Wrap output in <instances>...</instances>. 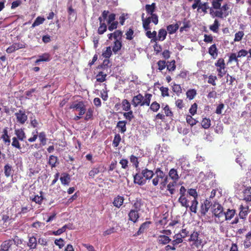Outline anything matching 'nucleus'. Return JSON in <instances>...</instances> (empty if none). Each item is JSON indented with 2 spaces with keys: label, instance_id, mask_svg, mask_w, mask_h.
<instances>
[{
  "label": "nucleus",
  "instance_id": "1",
  "mask_svg": "<svg viewBox=\"0 0 251 251\" xmlns=\"http://www.w3.org/2000/svg\"><path fill=\"white\" fill-rule=\"evenodd\" d=\"M154 175L155 176L152 179L153 185L156 186L160 184V189L163 190L168 182V175H166L160 168L155 169Z\"/></svg>",
  "mask_w": 251,
  "mask_h": 251
},
{
  "label": "nucleus",
  "instance_id": "2",
  "mask_svg": "<svg viewBox=\"0 0 251 251\" xmlns=\"http://www.w3.org/2000/svg\"><path fill=\"white\" fill-rule=\"evenodd\" d=\"M152 97V95L151 93H146L144 96H143L141 93H139L133 97L131 104L134 107L144 106V105L149 106Z\"/></svg>",
  "mask_w": 251,
  "mask_h": 251
},
{
  "label": "nucleus",
  "instance_id": "3",
  "mask_svg": "<svg viewBox=\"0 0 251 251\" xmlns=\"http://www.w3.org/2000/svg\"><path fill=\"white\" fill-rule=\"evenodd\" d=\"M212 213L215 217L216 223H220L224 221V212L221 204L219 203L214 204Z\"/></svg>",
  "mask_w": 251,
  "mask_h": 251
},
{
  "label": "nucleus",
  "instance_id": "4",
  "mask_svg": "<svg viewBox=\"0 0 251 251\" xmlns=\"http://www.w3.org/2000/svg\"><path fill=\"white\" fill-rule=\"evenodd\" d=\"M200 233L197 231H193L191 234L188 241L189 242H192L190 245L191 247L199 248L202 244V239L199 237Z\"/></svg>",
  "mask_w": 251,
  "mask_h": 251
},
{
  "label": "nucleus",
  "instance_id": "5",
  "mask_svg": "<svg viewBox=\"0 0 251 251\" xmlns=\"http://www.w3.org/2000/svg\"><path fill=\"white\" fill-rule=\"evenodd\" d=\"M221 10L220 11H215L213 13L212 17H217L220 18L226 17L229 15L228 10L229 7L227 4H225L222 6H221Z\"/></svg>",
  "mask_w": 251,
  "mask_h": 251
},
{
  "label": "nucleus",
  "instance_id": "6",
  "mask_svg": "<svg viewBox=\"0 0 251 251\" xmlns=\"http://www.w3.org/2000/svg\"><path fill=\"white\" fill-rule=\"evenodd\" d=\"M186 192V189L185 187L181 186L180 188V196L178 199V201L182 206L187 208L189 206V204H188V200L185 197Z\"/></svg>",
  "mask_w": 251,
  "mask_h": 251
},
{
  "label": "nucleus",
  "instance_id": "7",
  "mask_svg": "<svg viewBox=\"0 0 251 251\" xmlns=\"http://www.w3.org/2000/svg\"><path fill=\"white\" fill-rule=\"evenodd\" d=\"M106 170V168L103 164H99L97 167L93 168L89 173V176L91 178H94V176L100 173H103Z\"/></svg>",
  "mask_w": 251,
  "mask_h": 251
},
{
  "label": "nucleus",
  "instance_id": "8",
  "mask_svg": "<svg viewBox=\"0 0 251 251\" xmlns=\"http://www.w3.org/2000/svg\"><path fill=\"white\" fill-rule=\"evenodd\" d=\"M16 121L18 123L23 125L27 121L28 118L24 110H19L18 112L15 113Z\"/></svg>",
  "mask_w": 251,
  "mask_h": 251
},
{
  "label": "nucleus",
  "instance_id": "9",
  "mask_svg": "<svg viewBox=\"0 0 251 251\" xmlns=\"http://www.w3.org/2000/svg\"><path fill=\"white\" fill-rule=\"evenodd\" d=\"M70 109H75L79 110V115H83L86 111V107L82 101H80L76 103H73L70 105Z\"/></svg>",
  "mask_w": 251,
  "mask_h": 251
},
{
  "label": "nucleus",
  "instance_id": "10",
  "mask_svg": "<svg viewBox=\"0 0 251 251\" xmlns=\"http://www.w3.org/2000/svg\"><path fill=\"white\" fill-rule=\"evenodd\" d=\"M25 47V44L20 43V42H17V43L13 44L11 46L9 47L6 49V52L7 53H11L12 52L15 51L16 50H18L20 49H23Z\"/></svg>",
  "mask_w": 251,
  "mask_h": 251
},
{
  "label": "nucleus",
  "instance_id": "11",
  "mask_svg": "<svg viewBox=\"0 0 251 251\" xmlns=\"http://www.w3.org/2000/svg\"><path fill=\"white\" fill-rule=\"evenodd\" d=\"M249 213V207L248 205L244 206L243 204H241L240 206H239V216L240 219H246Z\"/></svg>",
  "mask_w": 251,
  "mask_h": 251
},
{
  "label": "nucleus",
  "instance_id": "12",
  "mask_svg": "<svg viewBox=\"0 0 251 251\" xmlns=\"http://www.w3.org/2000/svg\"><path fill=\"white\" fill-rule=\"evenodd\" d=\"M14 242L13 239L4 240L0 245V247H1L5 251H9L11 249V247L14 245Z\"/></svg>",
  "mask_w": 251,
  "mask_h": 251
},
{
  "label": "nucleus",
  "instance_id": "13",
  "mask_svg": "<svg viewBox=\"0 0 251 251\" xmlns=\"http://www.w3.org/2000/svg\"><path fill=\"white\" fill-rule=\"evenodd\" d=\"M211 206V202L210 201L207 200H204L201 205V213L203 215H205L208 211Z\"/></svg>",
  "mask_w": 251,
  "mask_h": 251
},
{
  "label": "nucleus",
  "instance_id": "14",
  "mask_svg": "<svg viewBox=\"0 0 251 251\" xmlns=\"http://www.w3.org/2000/svg\"><path fill=\"white\" fill-rule=\"evenodd\" d=\"M128 220H130L133 223H136L139 220L140 217V214L138 212L135 210H130L128 214Z\"/></svg>",
  "mask_w": 251,
  "mask_h": 251
},
{
  "label": "nucleus",
  "instance_id": "15",
  "mask_svg": "<svg viewBox=\"0 0 251 251\" xmlns=\"http://www.w3.org/2000/svg\"><path fill=\"white\" fill-rule=\"evenodd\" d=\"M133 182L134 183L138 184L140 185H143L146 183V179H144V177L142 175V173L140 174L139 173H137L134 175Z\"/></svg>",
  "mask_w": 251,
  "mask_h": 251
},
{
  "label": "nucleus",
  "instance_id": "16",
  "mask_svg": "<svg viewBox=\"0 0 251 251\" xmlns=\"http://www.w3.org/2000/svg\"><path fill=\"white\" fill-rule=\"evenodd\" d=\"M154 173L152 171L145 168L141 171V175L144 176L146 182L147 180H151L154 176Z\"/></svg>",
  "mask_w": 251,
  "mask_h": 251
},
{
  "label": "nucleus",
  "instance_id": "17",
  "mask_svg": "<svg viewBox=\"0 0 251 251\" xmlns=\"http://www.w3.org/2000/svg\"><path fill=\"white\" fill-rule=\"evenodd\" d=\"M171 241V238L166 235H160L157 239L158 244L162 245H167L170 243Z\"/></svg>",
  "mask_w": 251,
  "mask_h": 251
},
{
  "label": "nucleus",
  "instance_id": "18",
  "mask_svg": "<svg viewBox=\"0 0 251 251\" xmlns=\"http://www.w3.org/2000/svg\"><path fill=\"white\" fill-rule=\"evenodd\" d=\"M168 176H169L172 181H175L176 182H177L180 178L177 170L174 168L171 169L170 170Z\"/></svg>",
  "mask_w": 251,
  "mask_h": 251
},
{
  "label": "nucleus",
  "instance_id": "19",
  "mask_svg": "<svg viewBox=\"0 0 251 251\" xmlns=\"http://www.w3.org/2000/svg\"><path fill=\"white\" fill-rule=\"evenodd\" d=\"M223 0H212L211 4L212 7L210 8V14L211 15H213V13L214 12L213 9H219L221 7V2Z\"/></svg>",
  "mask_w": 251,
  "mask_h": 251
},
{
  "label": "nucleus",
  "instance_id": "20",
  "mask_svg": "<svg viewBox=\"0 0 251 251\" xmlns=\"http://www.w3.org/2000/svg\"><path fill=\"white\" fill-rule=\"evenodd\" d=\"M1 139L5 144L9 145L11 142L10 136L8 135V127H5L2 130Z\"/></svg>",
  "mask_w": 251,
  "mask_h": 251
},
{
  "label": "nucleus",
  "instance_id": "21",
  "mask_svg": "<svg viewBox=\"0 0 251 251\" xmlns=\"http://www.w3.org/2000/svg\"><path fill=\"white\" fill-rule=\"evenodd\" d=\"M236 213V211L234 209H227L226 212H224V220H231Z\"/></svg>",
  "mask_w": 251,
  "mask_h": 251
},
{
  "label": "nucleus",
  "instance_id": "22",
  "mask_svg": "<svg viewBox=\"0 0 251 251\" xmlns=\"http://www.w3.org/2000/svg\"><path fill=\"white\" fill-rule=\"evenodd\" d=\"M3 171L4 175L7 178L13 176L14 171L12 169V166L10 164L7 163L4 166Z\"/></svg>",
  "mask_w": 251,
  "mask_h": 251
},
{
  "label": "nucleus",
  "instance_id": "23",
  "mask_svg": "<svg viewBox=\"0 0 251 251\" xmlns=\"http://www.w3.org/2000/svg\"><path fill=\"white\" fill-rule=\"evenodd\" d=\"M27 245L31 249H36L37 245V240L36 238L33 235H32L31 236H28V242Z\"/></svg>",
  "mask_w": 251,
  "mask_h": 251
},
{
  "label": "nucleus",
  "instance_id": "24",
  "mask_svg": "<svg viewBox=\"0 0 251 251\" xmlns=\"http://www.w3.org/2000/svg\"><path fill=\"white\" fill-rule=\"evenodd\" d=\"M126 124L127 121L126 120L120 121L117 123L116 127L121 133H124L126 131Z\"/></svg>",
  "mask_w": 251,
  "mask_h": 251
},
{
  "label": "nucleus",
  "instance_id": "25",
  "mask_svg": "<svg viewBox=\"0 0 251 251\" xmlns=\"http://www.w3.org/2000/svg\"><path fill=\"white\" fill-rule=\"evenodd\" d=\"M208 53L213 59H215L217 57L218 50L215 44L211 45L210 47L209 48Z\"/></svg>",
  "mask_w": 251,
  "mask_h": 251
},
{
  "label": "nucleus",
  "instance_id": "26",
  "mask_svg": "<svg viewBox=\"0 0 251 251\" xmlns=\"http://www.w3.org/2000/svg\"><path fill=\"white\" fill-rule=\"evenodd\" d=\"M60 179L62 185H68L71 181L70 175L68 173H63Z\"/></svg>",
  "mask_w": 251,
  "mask_h": 251
},
{
  "label": "nucleus",
  "instance_id": "27",
  "mask_svg": "<svg viewBox=\"0 0 251 251\" xmlns=\"http://www.w3.org/2000/svg\"><path fill=\"white\" fill-rule=\"evenodd\" d=\"M99 20L100 23V25L98 28V33L99 34L101 35L106 31L107 27L106 24L103 22H102L101 17H100L99 18Z\"/></svg>",
  "mask_w": 251,
  "mask_h": 251
},
{
  "label": "nucleus",
  "instance_id": "28",
  "mask_svg": "<svg viewBox=\"0 0 251 251\" xmlns=\"http://www.w3.org/2000/svg\"><path fill=\"white\" fill-rule=\"evenodd\" d=\"M161 108L164 110L166 117L171 118L173 117V113L171 110V108L168 104L164 105V103H162L161 105Z\"/></svg>",
  "mask_w": 251,
  "mask_h": 251
},
{
  "label": "nucleus",
  "instance_id": "29",
  "mask_svg": "<svg viewBox=\"0 0 251 251\" xmlns=\"http://www.w3.org/2000/svg\"><path fill=\"white\" fill-rule=\"evenodd\" d=\"M124 201V197L118 195L114 199L113 204L114 206L120 208L123 204Z\"/></svg>",
  "mask_w": 251,
  "mask_h": 251
},
{
  "label": "nucleus",
  "instance_id": "30",
  "mask_svg": "<svg viewBox=\"0 0 251 251\" xmlns=\"http://www.w3.org/2000/svg\"><path fill=\"white\" fill-rule=\"evenodd\" d=\"M151 224L150 222H146L142 224L138 230V231L135 233L134 236H137L144 233L147 228L148 227L149 225Z\"/></svg>",
  "mask_w": 251,
  "mask_h": 251
},
{
  "label": "nucleus",
  "instance_id": "31",
  "mask_svg": "<svg viewBox=\"0 0 251 251\" xmlns=\"http://www.w3.org/2000/svg\"><path fill=\"white\" fill-rule=\"evenodd\" d=\"M167 35V31L163 28H161L158 31V36L153 39V40L154 41L157 40L163 41L166 38Z\"/></svg>",
  "mask_w": 251,
  "mask_h": 251
},
{
  "label": "nucleus",
  "instance_id": "32",
  "mask_svg": "<svg viewBox=\"0 0 251 251\" xmlns=\"http://www.w3.org/2000/svg\"><path fill=\"white\" fill-rule=\"evenodd\" d=\"M15 134L16 135V138L21 141H24L26 138L25 133L22 129H15Z\"/></svg>",
  "mask_w": 251,
  "mask_h": 251
},
{
  "label": "nucleus",
  "instance_id": "33",
  "mask_svg": "<svg viewBox=\"0 0 251 251\" xmlns=\"http://www.w3.org/2000/svg\"><path fill=\"white\" fill-rule=\"evenodd\" d=\"M50 60V56L49 53H44L39 56L35 61L36 65H39L42 61H49Z\"/></svg>",
  "mask_w": 251,
  "mask_h": 251
},
{
  "label": "nucleus",
  "instance_id": "34",
  "mask_svg": "<svg viewBox=\"0 0 251 251\" xmlns=\"http://www.w3.org/2000/svg\"><path fill=\"white\" fill-rule=\"evenodd\" d=\"M143 204V203L141 199H136L132 204V209L133 210H135L137 212H139L141 210V208Z\"/></svg>",
  "mask_w": 251,
  "mask_h": 251
},
{
  "label": "nucleus",
  "instance_id": "35",
  "mask_svg": "<svg viewBox=\"0 0 251 251\" xmlns=\"http://www.w3.org/2000/svg\"><path fill=\"white\" fill-rule=\"evenodd\" d=\"M179 27V24L176 23L175 25H170L167 26V30L169 34L175 33Z\"/></svg>",
  "mask_w": 251,
  "mask_h": 251
},
{
  "label": "nucleus",
  "instance_id": "36",
  "mask_svg": "<svg viewBox=\"0 0 251 251\" xmlns=\"http://www.w3.org/2000/svg\"><path fill=\"white\" fill-rule=\"evenodd\" d=\"M243 200L247 202L251 201V187L246 188L243 191Z\"/></svg>",
  "mask_w": 251,
  "mask_h": 251
},
{
  "label": "nucleus",
  "instance_id": "37",
  "mask_svg": "<svg viewBox=\"0 0 251 251\" xmlns=\"http://www.w3.org/2000/svg\"><path fill=\"white\" fill-rule=\"evenodd\" d=\"M122 47V42L120 40H115L112 47V51L114 54H117L118 51L121 50Z\"/></svg>",
  "mask_w": 251,
  "mask_h": 251
},
{
  "label": "nucleus",
  "instance_id": "38",
  "mask_svg": "<svg viewBox=\"0 0 251 251\" xmlns=\"http://www.w3.org/2000/svg\"><path fill=\"white\" fill-rule=\"evenodd\" d=\"M156 8V4L155 3H152L151 4H146L145 9L146 12L148 14L150 15L154 14Z\"/></svg>",
  "mask_w": 251,
  "mask_h": 251
},
{
  "label": "nucleus",
  "instance_id": "39",
  "mask_svg": "<svg viewBox=\"0 0 251 251\" xmlns=\"http://www.w3.org/2000/svg\"><path fill=\"white\" fill-rule=\"evenodd\" d=\"M130 161L132 164L133 166L135 167L137 171L139 170V161L138 160V158L136 157V156L134 155L133 154L130 155Z\"/></svg>",
  "mask_w": 251,
  "mask_h": 251
},
{
  "label": "nucleus",
  "instance_id": "40",
  "mask_svg": "<svg viewBox=\"0 0 251 251\" xmlns=\"http://www.w3.org/2000/svg\"><path fill=\"white\" fill-rule=\"evenodd\" d=\"M121 106L123 110L124 111H129L131 110V103L126 99H124L122 100Z\"/></svg>",
  "mask_w": 251,
  "mask_h": 251
},
{
  "label": "nucleus",
  "instance_id": "41",
  "mask_svg": "<svg viewBox=\"0 0 251 251\" xmlns=\"http://www.w3.org/2000/svg\"><path fill=\"white\" fill-rule=\"evenodd\" d=\"M58 159L56 156L50 155L49 157L48 164L51 168L56 166V163L58 162Z\"/></svg>",
  "mask_w": 251,
  "mask_h": 251
},
{
  "label": "nucleus",
  "instance_id": "42",
  "mask_svg": "<svg viewBox=\"0 0 251 251\" xmlns=\"http://www.w3.org/2000/svg\"><path fill=\"white\" fill-rule=\"evenodd\" d=\"M220 24L218 19H215L214 21L213 25H211L209 27L210 29L214 33H218Z\"/></svg>",
  "mask_w": 251,
  "mask_h": 251
},
{
  "label": "nucleus",
  "instance_id": "43",
  "mask_svg": "<svg viewBox=\"0 0 251 251\" xmlns=\"http://www.w3.org/2000/svg\"><path fill=\"white\" fill-rule=\"evenodd\" d=\"M150 109L153 112H157L160 108V104L156 101L150 103Z\"/></svg>",
  "mask_w": 251,
  "mask_h": 251
},
{
  "label": "nucleus",
  "instance_id": "44",
  "mask_svg": "<svg viewBox=\"0 0 251 251\" xmlns=\"http://www.w3.org/2000/svg\"><path fill=\"white\" fill-rule=\"evenodd\" d=\"M107 74L103 71H100L96 75L97 81L100 82H102L106 80Z\"/></svg>",
  "mask_w": 251,
  "mask_h": 251
},
{
  "label": "nucleus",
  "instance_id": "45",
  "mask_svg": "<svg viewBox=\"0 0 251 251\" xmlns=\"http://www.w3.org/2000/svg\"><path fill=\"white\" fill-rule=\"evenodd\" d=\"M198 201L197 199H193L191 200V204L189 207H190V210L191 212L194 213H196L197 212V206L198 205Z\"/></svg>",
  "mask_w": 251,
  "mask_h": 251
},
{
  "label": "nucleus",
  "instance_id": "46",
  "mask_svg": "<svg viewBox=\"0 0 251 251\" xmlns=\"http://www.w3.org/2000/svg\"><path fill=\"white\" fill-rule=\"evenodd\" d=\"M215 65L217 67V69L225 70L226 68L225 60L223 58H219L215 63Z\"/></svg>",
  "mask_w": 251,
  "mask_h": 251
},
{
  "label": "nucleus",
  "instance_id": "47",
  "mask_svg": "<svg viewBox=\"0 0 251 251\" xmlns=\"http://www.w3.org/2000/svg\"><path fill=\"white\" fill-rule=\"evenodd\" d=\"M201 125L202 127L204 129H208L211 125V121L209 118H203L201 122Z\"/></svg>",
  "mask_w": 251,
  "mask_h": 251
},
{
  "label": "nucleus",
  "instance_id": "48",
  "mask_svg": "<svg viewBox=\"0 0 251 251\" xmlns=\"http://www.w3.org/2000/svg\"><path fill=\"white\" fill-rule=\"evenodd\" d=\"M38 137L40 142V145L44 146L47 144V138L45 132L42 131L40 132L38 135Z\"/></svg>",
  "mask_w": 251,
  "mask_h": 251
},
{
  "label": "nucleus",
  "instance_id": "49",
  "mask_svg": "<svg viewBox=\"0 0 251 251\" xmlns=\"http://www.w3.org/2000/svg\"><path fill=\"white\" fill-rule=\"evenodd\" d=\"M177 182L175 181H172L169 182L168 184H167L166 186L167 187V190L169 191L170 193L172 195L174 194L175 192V190L174 188V186L176 185Z\"/></svg>",
  "mask_w": 251,
  "mask_h": 251
},
{
  "label": "nucleus",
  "instance_id": "50",
  "mask_svg": "<svg viewBox=\"0 0 251 251\" xmlns=\"http://www.w3.org/2000/svg\"><path fill=\"white\" fill-rule=\"evenodd\" d=\"M121 141V137L119 133L115 134L112 141V145L114 148H117Z\"/></svg>",
  "mask_w": 251,
  "mask_h": 251
},
{
  "label": "nucleus",
  "instance_id": "51",
  "mask_svg": "<svg viewBox=\"0 0 251 251\" xmlns=\"http://www.w3.org/2000/svg\"><path fill=\"white\" fill-rule=\"evenodd\" d=\"M42 193L43 192L41 191V196H39L38 195H35L34 197L31 199V201L35 202L36 203L41 204L44 200V198L42 195Z\"/></svg>",
  "mask_w": 251,
  "mask_h": 251
},
{
  "label": "nucleus",
  "instance_id": "52",
  "mask_svg": "<svg viewBox=\"0 0 251 251\" xmlns=\"http://www.w3.org/2000/svg\"><path fill=\"white\" fill-rule=\"evenodd\" d=\"M45 20V18L40 16L37 17L34 20L33 23L31 25V27L33 28L36 26H38L43 24Z\"/></svg>",
  "mask_w": 251,
  "mask_h": 251
},
{
  "label": "nucleus",
  "instance_id": "53",
  "mask_svg": "<svg viewBox=\"0 0 251 251\" xmlns=\"http://www.w3.org/2000/svg\"><path fill=\"white\" fill-rule=\"evenodd\" d=\"M197 95V91L194 89H191L186 92L187 98L190 100H193Z\"/></svg>",
  "mask_w": 251,
  "mask_h": 251
},
{
  "label": "nucleus",
  "instance_id": "54",
  "mask_svg": "<svg viewBox=\"0 0 251 251\" xmlns=\"http://www.w3.org/2000/svg\"><path fill=\"white\" fill-rule=\"evenodd\" d=\"M151 22L150 17H149L143 20L142 22L143 27L145 30H148L151 29L150 25Z\"/></svg>",
  "mask_w": 251,
  "mask_h": 251
},
{
  "label": "nucleus",
  "instance_id": "55",
  "mask_svg": "<svg viewBox=\"0 0 251 251\" xmlns=\"http://www.w3.org/2000/svg\"><path fill=\"white\" fill-rule=\"evenodd\" d=\"M112 51L111 47H107L106 48V50H103L102 52V56L107 59L109 58L112 55Z\"/></svg>",
  "mask_w": 251,
  "mask_h": 251
},
{
  "label": "nucleus",
  "instance_id": "56",
  "mask_svg": "<svg viewBox=\"0 0 251 251\" xmlns=\"http://www.w3.org/2000/svg\"><path fill=\"white\" fill-rule=\"evenodd\" d=\"M176 62L175 60H172L171 61H168L166 64V67L169 71H173L176 69Z\"/></svg>",
  "mask_w": 251,
  "mask_h": 251
},
{
  "label": "nucleus",
  "instance_id": "57",
  "mask_svg": "<svg viewBox=\"0 0 251 251\" xmlns=\"http://www.w3.org/2000/svg\"><path fill=\"white\" fill-rule=\"evenodd\" d=\"M19 140L15 137L12 138V146L18 150H21V144Z\"/></svg>",
  "mask_w": 251,
  "mask_h": 251
},
{
  "label": "nucleus",
  "instance_id": "58",
  "mask_svg": "<svg viewBox=\"0 0 251 251\" xmlns=\"http://www.w3.org/2000/svg\"><path fill=\"white\" fill-rule=\"evenodd\" d=\"M126 111V112L123 113V116L125 119L130 122L134 118L133 111L131 110Z\"/></svg>",
  "mask_w": 251,
  "mask_h": 251
},
{
  "label": "nucleus",
  "instance_id": "59",
  "mask_svg": "<svg viewBox=\"0 0 251 251\" xmlns=\"http://www.w3.org/2000/svg\"><path fill=\"white\" fill-rule=\"evenodd\" d=\"M94 112V108H89L88 109L84 119L85 121H89L93 119Z\"/></svg>",
  "mask_w": 251,
  "mask_h": 251
},
{
  "label": "nucleus",
  "instance_id": "60",
  "mask_svg": "<svg viewBox=\"0 0 251 251\" xmlns=\"http://www.w3.org/2000/svg\"><path fill=\"white\" fill-rule=\"evenodd\" d=\"M30 209L31 208L27 206H22L21 208V211L17 213V216L25 214L30 211Z\"/></svg>",
  "mask_w": 251,
  "mask_h": 251
},
{
  "label": "nucleus",
  "instance_id": "61",
  "mask_svg": "<svg viewBox=\"0 0 251 251\" xmlns=\"http://www.w3.org/2000/svg\"><path fill=\"white\" fill-rule=\"evenodd\" d=\"M110 60L108 59H105L103 61L102 64L98 66V69H101L103 70L108 68L109 66Z\"/></svg>",
  "mask_w": 251,
  "mask_h": 251
},
{
  "label": "nucleus",
  "instance_id": "62",
  "mask_svg": "<svg viewBox=\"0 0 251 251\" xmlns=\"http://www.w3.org/2000/svg\"><path fill=\"white\" fill-rule=\"evenodd\" d=\"M68 228V226L67 225H65L61 227V228H60L57 229V230L53 231L52 234L54 235H61V234H62L64 232L66 231V229Z\"/></svg>",
  "mask_w": 251,
  "mask_h": 251
},
{
  "label": "nucleus",
  "instance_id": "63",
  "mask_svg": "<svg viewBox=\"0 0 251 251\" xmlns=\"http://www.w3.org/2000/svg\"><path fill=\"white\" fill-rule=\"evenodd\" d=\"M188 195L192 196L193 199H197L198 194L196 189L194 188H190L187 191Z\"/></svg>",
  "mask_w": 251,
  "mask_h": 251
},
{
  "label": "nucleus",
  "instance_id": "64",
  "mask_svg": "<svg viewBox=\"0 0 251 251\" xmlns=\"http://www.w3.org/2000/svg\"><path fill=\"white\" fill-rule=\"evenodd\" d=\"M186 122L188 124L190 125L191 126H194V125L198 123V121L194 119L191 116H190V115L187 116Z\"/></svg>",
  "mask_w": 251,
  "mask_h": 251
}]
</instances>
